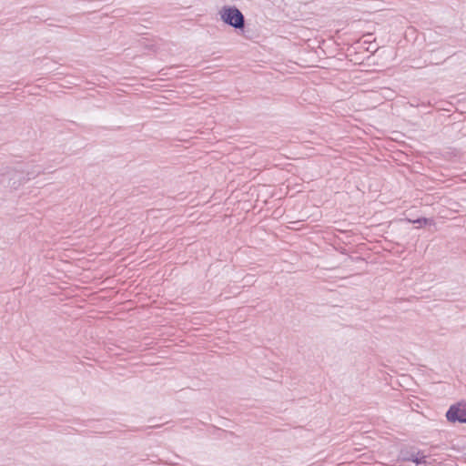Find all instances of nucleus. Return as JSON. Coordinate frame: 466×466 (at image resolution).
<instances>
[{"label":"nucleus","instance_id":"obj_1","mask_svg":"<svg viewBox=\"0 0 466 466\" xmlns=\"http://www.w3.org/2000/svg\"><path fill=\"white\" fill-rule=\"evenodd\" d=\"M222 21L236 28L243 29L245 26V18L243 14L235 6H224L219 12Z\"/></svg>","mask_w":466,"mask_h":466},{"label":"nucleus","instance_id":"obj_2","mask_svg":"<svg viewBox=\"0 0 466 466\" xmlns=\"http://www.w3.org/2000/svg\"><path fill=\"white\" fill-rule=\"evenodd\" d=\"M446 418L451 422L466 423V402L451 405L446 413Z\"/></svg>","mask_w":466,"mask_h":466},{"label":"nucleus","instance_id":"obj_4","mask_svg":"<svg viewBox=\"0 0 466 466\" xmlns=\"http://www.w3.org/2000/svg\"><path fill=\"white\" fill-rule=\"evenodd\" d=\"M410 221L413 224H418L419 227H423V226L433 224V219L426 218H417L415 220H410Z\"/></svg>","mask_w":466,"mask_h":466},{"label":"nucleus","instance_id":"obj_5","mask_svg":"<svg viewBox=\"0 0 466 466\" xmlns=\"http://www.w3.org/2000/svg\"><path fill=\"white\" fill-rule=\"evenodd\" d=\"M39 173H40V170H38V171H36V172L33 173L32 175H30V176L27 177V179H31L32 177H35V176H37Z\"/></svg>","mask_w":466,"mask_h":466},{"label":"nucleus","instance_id":"obj_3","mask_svg":"<svg viewBox=\"0 0 466 466\" xmlns=\"http://www.w3.org/2000/svg\"><path fill=\"white\" fill-rule=\"evenodd\" d=\"M406 461H410L416 463L417 466H425L426 465V456L422 452L411 453L408 458H405Z\"/></svg>","mask_w":466,"mask_h":466}]
</instances>
